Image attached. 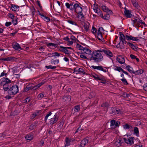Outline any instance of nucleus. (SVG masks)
I'll use <instances>...</instances> for the list:
<instances>
[{"label": "nucleus", "instance_id": "obj_12", "mask_svg": "<svg viewBox=\"0 0 147 147\" xmlns=\"http://www.w3.org/2000/svg\"><path fill=\"white\" fill-rule=\"evenodd\" d=\"M91 67L94 69H97L99 70L105 72H106L107 71L106 69H103V67L101 66H96L93 65Z\"/></svg>", "mask_w": 147, "mask_h": 147}, {"label": "nucleus", "instance_id": "obj_2", "mask_svg": "<svg viewBox=\"0 0 147 147\" xmlns=\"http://www.w3.org/2000/svg\"><path fill=\"white\" fill-rule=\"evenodd\" d=\"M82 8L79 6L78 4V6L76 8L75 11L77 13L79 23L83 25V13Z\"/></svg>", "mask_w": 147, "mask_h": 147}, {"label": "nucleus", "instance_id": "obj_30", "mask_svg": "<svg viewBox=\"0 0 147 147\" xmlns=\"http://www.w3.org/2000/svg\"><path fill=\"white\" fill-rule=\"evenodd\" d=\"M95 95V92H92L90 93L88 96L89 99H90L93 98Z\"/></svg>", "mask_w": 147, "mask_h": 147}, {"label": "nucleus", "instance_id": "obj_6", "mask_svg": "<svg viewBox=\"0 0 147 147\" xmlns=\"http://www.w3.org/2000/svg\"><path fill=\"white\" fill-rule=\"evenodd\" d=\"M11 80L7 78H3L0 80V85L1 86H8L9 83H10Z\"/></svg>", "mask_w": 147, "mask_h": 147}, {"label": "nucleus", "instance_id": "obj_60", "mask_svg": "<svg viewBox=\"0 0 147 147\" xmlns=\"http://www.w3.org/2000/svg\"><path fill=\"white\" fill-rule=\"evenodd\" d=\"M12 72L13 74L16 73L17 71V69L16 67H13L12 68Z\"/></svg>", "mask_w": 147, "mask_h": 147}, {"label": "nucleus", "instance_id": "obj_27", "mask_svg": "<svg viewBox=\"0 0 147 147\" xmlns=\"http://www.w3.org/2000/svg\"><path fill=\"white\" fill-rule=\"evenodd\" d=\"M71 140H70L67 137H66L65 139V142L66 144L65 145V147H67L70 145L69 143L71 142Z\"/></svg>", "mask_w": 147, "mask_h": 147}, {"label": "nucleus", "instance_id": "obj_53", "mask_svg": "<svg viewBox=\"0 0 147 147\" xmlns=\"http://www.w3.org/2000/svg\"><path fill=\"white\" fill-rule=\"evenodd\" d=\"M80 127H79L78 129H77L76 131L75 132V134H76L77 132H80V133L81 132L82 130V128H80Z\"/></svg>", "mask_w": 147, "mask_h": 147}, {"label": "nucleus", "instance_id": "obj_50", "mask_svg": "<svg viewBox=\"0 0 147 147\" xmlns=\"http://www.w3.org/2000/svg\"><path fill=\"white\" fill-rule=\"evenodd\" d=\"M36 126L35 125L31 124L29 126V129L31 130H33L35 127Z\"/></svg>", "mask_w": 147, "mask_h": 147}, {"label": "nucleus", "instance_id": "obj_45", "mask_svg": "<svg viewBox=\"0 0 147 147\" xmlns=\"http://www.w3.org/2000/svg\"><path fill=\"white\" fill-rule=\"evenodd\" d=\"M116 121L115 120H112L111 121V126H113L115 125Z\"/></svg>", "mask_w": 147, "mask_h": 147}, {"label": "nucleus", "instance_id": "obj_41", "mask_svg": "<svg viewBox=\"0 0 147 147\" xmlns=\"http://www.w3.org/2000/svg\"><path fill=\"white\" fill-rule=\"evenodd\" d=\"M125 38L127 40H132L133 36H128L127 35H126L125 36Z\"/></svg>", "mask_w": 147, "mask_h": 147}, {"label": "nucleus", "instance_id": "obj_34", "mask_svg": "<svg viewBox=\"0 0 147 147\" xmlns=\"http://www.w3.org/2000/svg\"><path fill=\"white\" fill-rule=\"evenodd\" d=\"M110 17V16L109 13H107L104 16H103V17L102 18L104 20H108L109 19Z\"/></svg>", "mask_w": 147, "mask_h": 147}, {"label": "nucleus", "instance_id": "obj_57", "mask_svg": "<svg viewBox=\"0 0 147 147\" xmlns=\"http://www.w3.org/2000/svg\"><path fill=\"white\" fill-rule=\"evenodd\" d=\"M56 62H57V63H58L59 62V60H55L53 59H52L51 61V62L52 64H53V63H54V64H55V63Z\"/></svg>", "mask_w": 147, "mask_h": 147}, {"label": "nucleus", "instance_id": "obj_7", "mask_svg": "<svg viewBox=\"0 0 147 147\" xmlns=\"http://www.w3.org/2000/svg\"><path fill=\"white\" fill-rule=\"evenodd\" d=\"M91 51L88 47H83V59H87V58L84 54H85L87 55H90L91 53Z\"/></svg>", "mask_w": 147, "mask_h": 147}, {"label": "nucleus", "instance_id": "obj_20", "mask_svg": "<svg viewBox=\"0 0 147 147\" xmlns=\"http://www.w3.org/2000/svg\"><path fill=\"white\" fill-rule=\"evenodd\" d=\"M127 44L129 45L133 50L136 51L137 50L139 49L138 47H137L136 46H135L133 44L130 43V42H127Z\"/></svg>", "mask_w": 147, "mask_h": 147}, {"label": "nucleus", "instance_id": "obj_32", "mask_svg": "<svg viewBox=\"0 0 147 147\" xmlns=\"http://www.w3.org/2000/svg\"><path fill=\"white\" fill-rule=\"evenodd\" d=\"M33 136L32 135L29 134L26 136V138L27 140H31L33 138Z\"/></svg>", "mask_w": 147, "mask_h": 147}, {"label": "nucleus", "instance_id": "obj_56", "mask_svg": "<svg viewBox=\"0 0 147 147\" xmlns=\"http://www.w3.org/2000/svg\"><path fill=\"white\" fill-rule=\"evenodd\" d=\"M36 3L38 4V5L39 6L40 10H42V7L41 5L40 4V2L39 1H36Z\"/></svg>", "mask_w": 147, "mask_h": 147}, {"label": "nucleus", "instance_id": "obj_29", "mask_svg": "<svg viewBox=\"0 0 147 147\" xmlns=\"http://www.w3.org/2000/svg\"><path fill=\"white\" fill-rule=\"evenodd\" d=\"M126 69L130 73H133V72L134 71L133 70V68L131 67L129 65H128L126 66Z\"/></svg>", "mask_w": 147, "mask_h": 147}, {"label": "nucleus", "instance_id": "obj_25", "mask_svg": "<svg viewBox=\"0 0 147 147\" xmlns=\"http://www.w3.org/2000/svg\"><path fill=\"white\" fill-rule=\"evenodd\" d=\"M143 70L140 69L135 71H134L133 72V74H135L136 75H139L142 74L143 73Z\"/></svg>", "mask_w": 147, "mask_h": 147}, {"label": "nucleus", "instance_id": "obj_28", "mask_svg": "<svg viewBox=\"0 0 147 147\" xmlns=\"http://www.w3.org/2000/svg\"><path fill=\"white\" fill-rule=\"evenodd\" d=\"M78 5V4L75 3L74 5L70 6V8H68L70 9L71 10L73 11L74 9H75L76 8Z\"/></svg>", "mask_w": 147, "mask_h": 147}, {"label": "nucleus", "instance_id": "obj_48", "mask_svg": "<svg viewBox=\"0 0 147 147\" xmlns=\"http://www.w3.org/2000/svg\"><path fill=\"white\" fill-rule=\"evenodd\" d=\"M9 85H8V86H7V87H6V86H3V88L4 89V91H7L9 90Z\"/></svg>", "mask_w": 147, "mask_h": 147}, {"label": "nucleus", "instance_id": "obj_61", "mask_svg": "<svg viewBox=\"0 0 147 147\" xmlns=\"http://www.w3.org/2000/svg\"><path fill=\"white\" fill-rule=\"evenodd\" d=\"M30 100V99L29 97H27L24 100L25 103V102H29Z\"/></svg>", "mask_w": 147, "mask_h": 147}, {"label": "nucleus", "instance_id": "obj_9", "mask_svg": "<svg viewBox=\"0 0 147 147\" xmlns=\"http://www.w3.org/2000/svg\"><path fill=\"white\" fill-rule=\"evenodd\" d=\"M96 7L94 6V7L93 8L94 11L97 13L99 16H100L101 18H103V15L102 11L97 7V5H96Z\"/></svg>", "mask_w": 147, "mask_h": 147}, {"label": "nucleus", "instance_id": "obj_63", "mask_svg": "<svg viewBox=\"0 0 147 147\" xmlns=\"http://www.w3.org/2000/svg\"><path fill=\"white\" fill-rule=\"evenodd\" d=\"M120 124V122L118 121H117L115 123V127H119V125Z\"/></svg>", "mask_w": 147, "mask_h": 147}, {"label": "nucleus", "instance_id": "obj_8", "mask_svg": "<svg viewBox=\"0 0 147 147\" xmlns=\"http://www.w3.org/2000/svg\"><path fill=\"white\" fill-rule=\"evenodd\" d=\"M58 120V117L57 116V113H55L53 117L49 121L51 125H53L56 123Z\"/></svg>", "mask_w": 147, "mask_h": 147}, {"label": "nucleus", "instance_id": "obj_18", "mask_svg": "<svg viewBox=\"0 0 147 147\" xmlns=\"http://www.w3.org/2000/svg\"><path fill=\"white\" fill-rule=\"evenodd\" d=\"M84 23L83 27H84L85 30L86 32L90 30L89 26H90V24L87 22H84Z\"/></svg>", "mask_w": 147, "mask_h": 147}, {"label": "nucleus", "instance_id": "obj_52", "mask_svg": "<svg viewBox=\"0 0 147 147\" xmlns=\"http://www.w3.org/2000/svg\"><path fill=\"white\" fill-rule=\"evenodd\" d=\"M77 48L80 50H83L82 49V48H83V47L81 45H79V44L77 43Z\"/></svg>", "mask_w": 147, "mask_h": 147}, {"label": "nucleus", "instance_id": "obj_47", "mask_svg": "<svg viewBox=\"0 0 147 147\" xmlns=\"http://www.w3.org/2000/svg\"><path fill=\"white\" fill-rule=\"evenodd\" d=\"M116 68H115L114 69L118 71L119 72H120L121 71H122L123 70L121 67H119L116 66Z\"/></svg>", "mask_w": 147, "mask_h": 147}, {"label": "nucleus", "instance_id": "obj_49", "mask_svg": "<svg viewBox=\"0 0 147 147\" xmlns=\"http://www.w3.org/2000/svg\"><path fill=\"white\" fill-rule=\"evenodd\" d=\"M43 17L44 18V20L45 21L48 22L50 21V19L49 17L45 15H44V17Z\"/></svg>", "mask_w": 147, "mask_h": 147}, {"label": "nucleus", "instance_id": "obj_44", "mask_svg": "<svg viewBox=\"0 0 147 147\" xmlns=\"http://www.w3.org/2000/svg\"><path fill=\"white\" fill-rule=\"evenodd\" d=\"M29 86L27 85L26 88L24 89V92H28V91L31 90L30 88L29 87Z\"/></svg>", "mask_w": 147, "mask_h": 147}, {"label": "nucleus", "instance_id": "obj_17", "mask_svg": "<svg viewBox=\"0 0 147 147\" xmlns=\"http://www.w3.org/2000/svg\"><path fill=\"white\" fill-rule=\"evenodd\" d=\"M12 46L13 47L15 50L20 51L21 49V47L19 44L16 42H13L12 43Z\"/></svg>", "mask_w": 147, "mask_h": 147}, {"label": "nucleus", "instance_id": "obj_31", "mask_svg": "<svg viewBox=\"0 0 147 147\" xmlns=\"http://www.w3.org/2000/svg\"><path fill=\"white\" fill-rule=\"evenodd\" d=\"M123 128L125 129H129L130 128H133L132 126H130L127 123H126L123 125Z\"/></svg>", "mask_w": 147, "mask_h": 147}, {"label": "nucleus", "instance_id": "obj_55", "mask_svg": "<svg viewBox=\"0 0 147 147\" xmlns=\"http://www.w3.org/2000/svg\"><path fill=\"white\" fill-rule=\"evenodd\" d=\"M83 89H84V91H85L86 92H87V91H88L90 89V88H89L88 87H86V86H83Z\"/></svg>", "mask_w": 147, "mask_h": 147}, {"label": "nucleus", "instance_id": "obj_1", "mask_svg": "<svg viewBox=\"0 0 147 147\" xmlns=\"http://www.w3.org/2000/svg\"><path fill=\"white\" fill-rule=\"evenodd\" d=\"M97 50H94L92 54L90 60H93L94 62L98 63L101 61L103 59V57L100 53H98Z\"/></svg>", "mask_w": 147, "mask_h": 147}, {"label": "nucleus", "instance_id": "obj_21", "mask_svg": "<svg viewBox=\"0 0 147 147\" xmlns=\"http://www.w3.org/2000/svg\"><path fill=\"white\" fill-rule=\"evenodd\" d=\"M71 96L70 95H66L64 96L63 99L64 100V101L66 102L70 101L71 100Z\"/></svg>", "mask_w": 147, "mask_h": 147}, {"label": "nucleus", "instance_id": "obj_37", "mask_svg": "<svg viewBox=\"0 0 147 147\" xmlns=\"http://www.w3.org/2000/svg\"><path fill=\"white\" fill-rule=\"evenodd\" d=\"M121 96L124 98H128L129 96V94H127L126 92H124Z\"/></svg>", "mask_w": 147, "mask_h": 147}, {"label": "nucleus", "instance_id": "obj_19", "mask_svg": "<svg viewBox=\"0 0 147 147\" xmlns=\"http://www.w3.org/2000/svg\"><path fill=\"white\" fill-rule=\"evenodd\" d=\"M124 13L125 16L127 18H131L132 16L131 12L129 10L126 9V8L125 9Z\"/></svg>", "mask_w": 147, "mask_h": 147}, {"label": "nucleus", "instance_id": "obj_10", "mask_svg": "<svg viewBox=\"0 0 147 147\" xmlns=\"http://www.w3.org/2000/svg\"><path fill=\"white\" fill-rule=\"evenodd\" d=\"M17 59L16 57H6L5 58H1L0 60H1L5 61H16V60Z\"/></svg>", "mask_w": 147, "mask_h": 147}, {"label": "nucleus", "instance_id": "obj_39", "mask_svg": "<svg viewBox=\"0 0 147 147\" xmlns=\"http://www.w3.org/2000/svg\"><path fill=\"white\" fill-rule=\"evenodd\" d=\"M45 67L47 69H55L56 68V66H52L51 65L46 66Z\"/></svg>", "mask_w": 147, "mask_h": 147}, {"label": "nucleus", "instance_id": "obj_11", "mask_svg": "<svg viewBox=\"0 0 147 147\" xmlns=\"http://www.w3.org/2000/svg\"><path fill=\"white\" fill-rule=\"evenodd\" d=\"M112 112L111 113V114H120L121 113V110L118 108H115L113 107L111 108Z\"/></svg>", "mask_w": 147, "mask_h": 147}, {"label": "nucleus", "instance_id": "obj_23", "mask_svg": "<svg viewBox=\"0 0 147 147\" xmlns=\"http://www.w3.org/2000/svg\"><path fill=\"white\" fill-rule=\"evenodd\" d=\"M97 34L98 36H97V38L98 40H100L102 41L104 40V38L102 36V33L100 30H98Z\"/></svg>", "mask_w": 147, "mask_h": 147}, {"label": "nucleus", "instance_id": "obj_64", "mask_svg": "<svg viewBox=\"0 0 147 147\" xmlns=\"http://www.w3.org/2000/svg\"><path fill=\"white\" fill-rule=\"evenodd\" d=\"M92 76L96 80H98V79H99V77L96 74H95V75H92Z\"/></svg>", "mask_w": 147, "mask_h": 147}, {"label": "nucleus", "instance_id": "obj_40", "mask_svg": "<svg viewBox=\"0 0 147 147\" xmlns=\"http://www.w3.org/2000/svg\"><path fill=\"white\" fill-rule=\"evenodd\" d=\"M74 5L73 3L72 2H70V3H65V6L67 8H70V6Z\"/></svg>", "mask_w": 147, "mask_h": 147}, {"label": "nucleus", "instance_id": "obj_3", "mask_svg": "<svg viewBox=\"0 0 147 147\" xmlns=\"http://www.w3.org/2000/svg\"><path fill=\"white\" fill-rule=\"evenodd\" d=\"M123 140L125 142L128 144H129L130 145H132L133 144H135L136 145L134 147H142V146L141 145L140 146V145H136L137 144L136 142V141H137L139 142L138 140H136L133 137H129V138H123Z\"/></svg>", "mask_w": 147, "mask_h": 147}, {"label": "nucleus", "instance_id": "obj_26", "mask_svg": "<svg viewBox=\"0 0 147 147\" xmlns=\"http://www.w3.org/2000/svg\"><path fill=\"white\" fill-rule=\"evenodd\" d=\"M47 47H50V48H51V46H53L55 48H57V45L55 44L50 42V43H47Z\"/></svg>", "mask_w": 147, "mask_h": 147}, {"label": "nucleus", "instance_id": "obj_59", "mask_svg": "<svg viewBox=\"0 0 147 147\" xmlns=\"http://www.w3.org/2000/svg\"><path fill=\"white\" fill-rule=\"evenodd\" d=\"M143 87L144 90L147 91V83L145 84L143 86Z\"/></svg>", "mask_w": 147, "mask_h": 147}, {"label": "nucleus", "instance_id": "obj_4", "mask_svg": "<svg viewBox=\"0 0 147 147\" xmlns=\"http://www.w3.org/2000/svg\"><path fill=\"white\" fill-rule=\"evenodd\" d=\"M18 92V86L17 85H13L8 90V93L10 95H15Z\"/></svg>", "mask_w": 147, "mask_h": 147}, {"label": "nucleus", "instance_id": "obj_62", "mask_svg": "<svg viewBox=\"0 0 147 147\" xmlns=\"http://www.w3.org/2000/svg\"><path fill=\"white\" fill-rule=\"evenodd\" d=\"M92 30H93V31H92V32L93 34L96 33L97 31V30L96 29V28L94 26H93L92 27Z\"/></svg>", "mask_w": 147, "mask_h": 147}, {"label": "nucleus", "instance_id": "obj_14", "mask_svg": "<svg viewBox=\"0 0 147 147\" xmlns=\"http://www.w3.org/2000/svg\"><path fill=\"white\" fill-rule=\"evenodd\" d=\"M122 138H120L118 139L114 143L115 145L117 147L120 146L123 142L122 141Z\"/></svg>", "mask_w": 147, "mask_h": 147}, {"label": "nucleus", "instance_id": "obj_58", "mask_svg": "<svg viewBox=\"0 0 147 147\" xmlns=\"http://www.w3.org/2000/svg\"><path fill=\"white\" fill-rule=\"evenodd\" d=\"M12 22L13 23V24L14 25H16L17 23V19L14 20V19H12Z\"/></svg>", "mask_w": 147, "mask_h": 147}, {"label": "nucleus", "instance_id": "obj_38", "mask_svg": "<svg viewBox=\"0 0 147 147\" xmlns=\"http://www.w3.org/2000/svg\"><path fill=\"white\" fill-rule=\"evenodd\" d=\"M109 104L107 102L103 103L101 105V106L103 107H109Z\"/></svg>", "mask_w": 147, "mask_h": 147}, {"label": "nucleus", "instance_id": "obj_16", "mask_svg": "<svg viewBox=\"0 0 147 147\" xmlns=\"http://www.w3.org/2000/svg\"><path fill=\"white\" fill-rule=\"evenodd\" d=\"M119 34L120 35L119 39L120 41L122 42V44L123 45L124 41L125 39V36L123 34L122 32H119Z\"/></svg>", "mask_w": 147, "mask_h": 147}, {"label": "nucleus", "instance_id": "obj_35", "mask_svg": "<svg viewBox=\"0 0 147 147\" xmlns=\"http://www.w3.org/2000/svg\"><path fill=\"white\" fill-rule=\"evenodd\" d=\"M134 133L136 134V135L138 136V134H139V132L138 129L136 127H135L134 129Z\"/></svg>", "mask_w": 147, "mask_h": 147}, {"label": "nucleus", "instance_id": "obj_36", "mask_svg": "<svg viewBox=\"0 0 147 147\" xmlns=\"http://www.w3.org/2000/svg\"><path fill=\"white\" fill-rule=\"evenodd\" d=\"M44 93H42L39 94L38 96V99H40L44 97Z\"/></svg>", "mask_w": 147, "mask_h": 147}, {"label": "nucleus", "instance_id": "obj_42", "mask_svg": "<svg viewBox=\"0 0 147 147\" xmlns=\"http://www.w3.org/2000/svg\"><path fill=\"white\" fill-rule=\"evenodd\" d=\"M74 109V111L75 112H78L79 111L80 109V105H77L75 107Z\"/></svg>", "mask_w": 147, "mask_h": 147}, {"label": "nucleus", "instance_id": "obj_54", "mask_svg": "<svg viewBox=\"0 0 147 147\" xmlns=\"http://www.w3.org/2000/svg\"><path fill=\"white\" fill-rule=\"evenodd\" d=\"M83 74V69L81 68L78 67V74Z\"/></svg>", "mask_w": 147, "mask_h": 147}, {"label": "nucleus", "instance_id": "obj_43", "mask_svg": "<svg viewBox=\"0 0 147 147\" xmlns=\"http://www.w3.org/2000/svg\"><path fill=\"white\" fill-rule=\"evenodd\" d=\"M121 80L123 82V83L125 85L128 84V83L127 82L126 79L124 78H123Z\"/></svg>", "mask_w": 147, "mask_h": 147}, {"label": "nucleus", "instance_id": "obj_24", "mask_svg": "<svg viewBox=\"0 0 147 147\" xmlns=\"http://www.w3.org/2000/svg\"><path fill=\"white\" fill-rule=\"evenodd\" d=\"M60 48H63L64 49L63 52L65 54L67 55H69L71 53V52L66 49V47L61 46H60Z\"/></svg>", "mask_w": 147, "mask_h": 147}, {"label": "nucleus", "instance_id": "obj_46", "mask_svg": "<svg viewBox=\"0 0 147 147\" xmlns=\"http://www.w3.org/2000/svg\"><path fill=\"white\" fill-rule=\"evenodd\" d=\"M52 113H51V111H50L49 112V113L48 114H47L46 116H45V121H46L47 118H48V117L49 116H50L51 114H52Z\"/></svg>", "mask_w": 147, "mask_h": 147}, {"label": "nucleus", "instance_id": "obj_5", "mask_svg": "<svg viewBox=\"0 0 147 147\" xmlns=\"http://www.w3.org/2000/svg\"><path fill=\"white\" fill-rule=\"evenodd\" d=\"M133 22V25L135 27H141L142 28L143 27V26L142 25H140V24H142L144 25H145L146 24L144 22H143L142 20L140 19H135L134 20H133L132 19Z\"/></svg>", "mask_w": 147, "mask_h": 147}, {"label": "nucleus", "instance_id": "obj_51", "mask_svg": "<svg viewBox=\"0 0 147 147\" xmlns=\"http://www.w3.org/2000/svg\"><path fill=\"white\" fill-rule=\"evenodd\" d=\"M67 21L68 23H69L71 24H72L75 25H77V23L76 22H75L71 20H68Z\"/></svg>", "mask_w": 147, "mask_h": 147}, {"label": "nucleus", "instance_id": "obj_15", "mask_svg": "<svg viewBox=\"0 0 147 147\" xmlns=\"http://www.w3.org/2000/svg\"><path fill=\"white\" fill-rule=\"evenodd\" d=\"M102 10L107 13H109V14H112L113 12L110 9H109L107 7L102 5Z\"/></svg>", "mask_w": 147, "mask_h": 147}, {"label": "nucleus", "instance_id": "obj_33", "mask_svg": "<svg viewBox=\"0 0 147 147\" xmlns=\"http://www.w3.org/2000/svg\"><path fill=\"white\" fill-rule=\"evenodd\" d=\"M88 142V138H85L83 139V144L84 146H85L87 144Z\"/></svg>", "mask_w": 147, "mask_h": 147}, {"label": "nucleus", "instance_id": "obj_13", "mask_svg": "<svg viewBox=\"0 0 147 147\" xmlns=\"http://www.w3.org/2000/svg\"><path fill=\"white\" fill-rule=\"evenodd\" d=\"M116 60L120 64H122L125 63V59L123 57L121 56H119V57H117Z\"/></svg>", "mask_w": 147, "mask_h": 147}, {"label": "nucleus", "instance_id": "obj_22", "mask_svg": "<svg viewBox=\"0 0 147 147\" xmlns=\"http://www.w3.org/2000/svg\"><path fill=\"white\" fill-rule=\"evenodd\" d=\"M11 8L13 11H18L19 10V6L14 4L11 5Z\"/></svg>", "mask_w": 147, "mask_h": 147}]
</instances>
